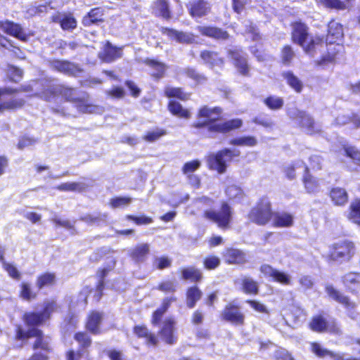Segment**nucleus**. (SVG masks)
Masks as SVG:
<instances>
[{
	"label": "nucleus",
	"instance_id": "63",
	"mask_svg": "<svg viewBox=\"0 0 360 360\" xmlns=\"http://www.w3.org/2000/svg\"><path fill=\"white\" fill-rule=\"evenodd\" d=\"M220 259L216 255H208L202 260V264L207 270H214L220 265Z\"/></svg>",
	"mask_w": 360,
	"mask_h": 360
},
{
	"label": "nucleus",
	"instance_id": "52",
	"mask_svg": "<svg viewBox=\"0 0 360 360\" xmlns=\"http://www.w3.org/2000/svg\"><path fill=\"white\" fill-rule=\"evenodd\" d=\"M229 143L232 146L253 147L257 144V139L254 136H245L231 139Z\"/></svg>",
	"mask_w": 360,
	"mask_h": 360
},
{
	"label": "nucleus",
	"instance_id": "37",
	"mask_svg": "<svg viewBox=\"0 0 360 360\" xmlns=\"http://www.w3.org/2000/svg\"><path fill=\"white\" fill-rule=\"evenodd\" d=\"M302 181L304 189L307 193L313 194L319 191V181L310 173L309 168L307 165L304 167Z\"/></svg>",
	"mask_w": 360,
	"mask_h": 360
},
{
	"label": "nucleus",
	"instance_id": "49",
	"mask_svg": "<svg viewBox=\"0 0 360 360\" xmlns=\"http://www.w3.org/2000/svg\"><path fill=\"white\" fill-rule=\"evenodd\" d=\"M25 103V101L22 98H15L0 102V114L5 111H13L22 108Z\"/></svg>",
	"mask_w": 360,
	"mask_h": 360
},
{
	"label": "nucleus",
	"instance_id": "36",
	"mask_svg": "<svg viewBox=\"0 0 360 360\" xmlns=\"http://www.w3.org/2000/svg\"><path fill=\"white\" fill-rule=\"evenodd\" d=\"M168 111L174 117L180 119L189 120L191 117V112L176 100H169L167 105Z\"/></svg>",
	"mask_w": 360,
	"mask_h": 360
},
{
	"label": "nucleus",
	"instance_id": "30",
	"mask_svg": "<svg viewBox=\"0 0 360 360\" xmlns=\"http://www.w3.org/2000/svg\"><path fill=\"white\" fill-rule=\"evenodd\" d=\"M32 338H35V340L32 345L33 350H41L46 353H51L53 348L50 342L46 340L42 330L35 328L32 334Z\"/></svg>",
	"mask_w": 360,
	"mask_h": 360
},
{
	"label": "nucleus",
	"instance_id": "14",
	"mask_svg": "<svg viewBox=\"0 0 360 360\" xmlns=\"http://www.w3.org/2000/svg\"><path fill=\"white\" fill-rule=\"evenodd\" d=\"M259 271L266 277L271 278L273 282L278 283L283 285L291 284V278L288 274L279 271L268 264H262Z\"/></svg>",
	"mask_w": 360,
	"mask_h": 360
},
{
	"label": "nucleus",
	"instance_id": "59",
	"mask_svg": "<svg viewBox=\"0 0 360 360\" xmlns=\"http://www.w3.org/2000/svg\"><path fill=\"white\" fill-rule=\"evenodd\" d=\"M125 219L128 221L134 222L135 224L138 226L148 225L154 221L153 217L145 214H141L139 216L127 214L125 216Z\"/></svg>",
	"mask_w": 360,
	"mask_h": 360
},
{
	"label": "nucleus",
	"instance_id": "33",
	"mask_svg": "<svg viewBox=\"0 0 360 360\" xmlns=\"http://www.w3.org/2000/svg\"><path fill=\"white\" fill-rule=\"evenodd\" d=\"M328 196L333 204L338 207H344L349 200L347 191L342 187H332L328 191Z\"/></svg>",
	"mask_w": 360,
	"mask_h": 360
},
{
	"label": "nucleus",
	"instance_id": "46",
	"mask_svg": "<svg viewBox=\"0 0 360 360\" xmlns=\"http://www.w3.org/2000/svg\"><path fill=\"white\" fill-rule=\"evenodd\" d=\"M282 76L288 86L295 92L300 93L302 91L303 84L302 81L292 71L284 72Z\"/></svg>",
	"mask_w": 360,
	"mask_h": 360
},
{
	"label": "nucleus",
	"instance_id": "26",
	"mask_svg": "<svg viewBox=\"0 0 360 360\" xmlns=\"http://www.w3.org/2000/svg\"><path fill=\"white\" fill-rule=\"evenodd\" d=\"M342 44H335L333 47H328L326 53L319 59L314 60V65L319 67H323L329 64L335 63L338 56L342 51Z\"/></svg>",
	"mask_w": 360,
	"mask_h": 360
},
{
	"label": "nucleus",
	"instance_id": "28",
	"mask_svg": "<svg viewBox=\"0 0 360 360\" xmlns=\"http://www.w3.org/2000/svg\"><path fill=\"white\" fill-rule=\"evenodd\" d=\"M200 58L203 63L211 68L216 66L221 67L225 63L224 58L220 56L219 53L211 50H202L200 53Z\"/></svg>",
	"mask_w": 360,
	"mask_h": 360
},
{
	"label": "nucleus",
	"instance_id": "57",
	"mask_svg": "<svg viewBox=\"0 0 360 360\" xmlns=\"http://www.w3.org/2000/svg\"><path fill=\"white\" fill-rule=\"evenodd\" d=\"M132 201L129 196H115L110 198L109 205L113 209L121 208L128 206Z\"/></svg>",
	"mask_w": 360,
	"mask_h": 360
},
{
	"label": "nucleus",
	"instance_id": "34",
	"mask_svg": "<svg viewBox=\"0 0 360 360\" xmlns=\"http://www.w3.org/2000/svg\"><path fill=\"white\" fill-rule=\"evenodd\" d=\"M299 126L304 128L310 135L319 132V130L316 129V124L313 117L304 111H299L295 115Z\"/></svg>",
	"mask_w": 360,
	"mask_h": 360
},
{
	"label": "nucleus",
	"instance_id": "5",
	"mask_svg": "<svg viewBox=\"0 0 360 360\" xmlns=\"http://www.w3.org/2000/svg\"><path fill=\"white\" fill-rule=\"evenodd\" d=\"M57 309L58 305L55 300L44 302L41 311H30L24 313L22 321L27 327L38 328L51 319L53 313L56 311Z\"/></svg>",
	"mask_w": 360,
	"mask_h": 360
},
{
	"label": "nucleus",
	"instance_id": "50",
	"mask_svg": "<svg viewBox=\"0 0 360 360\" xmlns=\"http://www.w3.org/2000/svg\"><path fill=\"white\" fill-rule=\"evenodd\" d=\"M155 289L165 295H173L177 291L178 283L173 280H163L155 286Z\"/></svg>",
	"mask_w": 360,
	"mask_h": 360
},
{
	"label": "nucleus",
	"instance_id": "64",
	"mask_svg": "<svg viewBox=\"0 0 360 360\" xmlns=\"http://www.w3.org/2000/svg\"><path fill=\"white\" fill-rule=\"evenodd\" d=\"M8 73L9 81L11 82L17 83L22 77V71L18 67L8 65L7 67Z\"/></svg>",
	"mask_w": 360,
	"mask_h": 360
},
{
	"label": "nucleus",
	"instance_id": "1",
	"mask_svg": "<svg viewBox=\"0 0 360 360\" xmlns=\"http://www.w3.org/2000/svg\"><path fill=\"white\" fill-rule=\"evenodd\" d=\"M196 117L198 120L193 122L191 127L196 129H207L210 133L225 134L243 125L240 118L217 122L223 118V109L220 106L203 105L198 109Z\"/></svg>",
	"mask_w": 360,
	"mask_h": 360
},
{
	"label": "nucleus",
	"instance_id": "47",
	"mask_svg": "<svg viewBox=\"0 0 360 360\" xmlns=\"http://www.w3.org/2000/svg\"><path fill=\"white\" fill-rule=\"evenodd\" d=\"M319 6H322L326 9L344 11L348 8L346 3L342 0H316Z\"/></svg>",
	"mask_w": 360,
	"mask_h": 360
},
{
	"label": "nucleus",
	"instance_id": "15",
	"mask_svg": "<svg viewBox=\"0 0 360 360\" xmlns=\"http://www.w3.org/2000/svg\"><path fill=\"white\" fill-rule=\"evenodd\" d=\"M132 332L136 338L144 340V344L146 347L154 348L158 346L160 342L158 337L146 325H135L132 328Z\"/></svg>",
	"mask_w": 360,
	"mask_h": 360
},
{
	"label": "nucleus",
	"instance_id": "32",
	"mask_svg": "<svg viewBox=\"0 0 360 360\" xmlns=\"http://www.w3.org/2000/svg\"><path fill=\"white\" fill-rule=\"evenodd\" d=\"M202 291L197 285H191L185 290V303L188 309H193L202 299Z\"/></svg>",
	"mask_w": 360,
	"mask_h": 360
},
{
	"label": "nucleus",
	"instance_id": "3",
	"mask_svg": "<svg viewBox=\"0 0 360 360\" xmlns=\"http://www.w3.org/2000/svg\"><path fill=\"white\" fill-rule=\"evenodd\" d=\"M273 212L270 198L267 195H262L250 210L247 217L250 223L263 226L271 221Z\"/></svg>",
	"mask_w": 360,
	"mask_h": 360
},
{
	"label": "nucleus",
	"instance_id": "25",
	"mask_svg": "<svg viewBox=\"0 0 360 360\" xmlns=\"http://www.w3.org/2000/svg\"><path fill=\"white\" fill-rule=\"evenodd\" d=\"M341 282L346 290L356 295L360 291V272L349 271L341 277Z\"/></svg>",
	"mask_w": 360,
	"mask_h": 360
},
{
	"label": "nucleus",
	"instance_id": "7",
	"mask_svg": "<svg viewBox=\"0 0 360 360\" xmlns=\"http://www.w3.org/2000/svg\"><path fill=\"white\" fill-rule=\"evenodd\" d=\"M308 328L313 332L317 333H328L338 335L341 333L340 327L336 322L333 320L328 321L323 313H319L311 316L308 323Z\"/></svg>",
	"mask_w": 360,
	"mask_h": 360
},
{
	"label": "nucleus",
	"instance_id": "45",
	"mask_svg": "<svg viewBox=\"0 0 360 360\" xmlns=\"http://www.w3.org/2000/svg\"><path fill=\"white\" fill-rule=\"evenodd\" d=\"M347 218L353 223L360 225V198H354L350 202Z\"/></svg>",
	"mask_w": 360,
	"mask_h": 360
},
{
	"label": "nucleus",
	"instance_id": "21",
	"mask_svg": "<svg viewBox=\"0 0 360 360\" xmlns=\"http://www.w3.org/2000/svg\"><path fill=\"white\" fill-rule=\"evenodd\" d=\"M180 278L182 281L193 283L195 285L203 281L204 276L200 268L195 265H188L179 269Z\"/></svg>",
	"mask_w": 360,
	"mask_h": 360
},
{
	"label": "nucleus",
	"instance_id": "8",
	"mask_svg": "<svg viewBox=\"0 0 360 360\" xmlns=\"http://www.w3.org/2000/svg\"><path fill=\"white\" fill-rule=\"evenodd\" d=\"M220 319L235 326H243L245 323V315L240 306L233 302L226 304L220 313Z\"/></svg>",
	"mask_w": 360,
	"mask_h": 360
},
{
	"label": "nucleus",
	"instance_id": "58",
	"mask_svg": "<svg viewBox=\"0 0 360 360\" xmlns=\"http://www.w3.org/2000/svg\"><path fill=\"white\" fill-rule=\"evenodd\" d=\"M35 328H30L25 330L20 324H18L15 329V340L17 341H24L32 338V334Z\"/></svg>",
	"mask_w": 360,
	"mask_h": 360
},
{
	"label": "nucleus",
	"instance_id": "40",
	"mask_svg": "<svg viewBox=\"0 0 360 360\" xmlns=\"http://www.w3.org/2000/svg\"><path fill=\"white\" fill-rule=\"evenodd\" d=\"M164 95L169 98H177L186 101L191 98V94L184 91L182 87L167 86L164 89Z\"/></svg>",
	"mask_w": 360,
	"mask_h": 360
},
{
	"label": "nucleus",
	"instance_id": "62",
	"mask_svg": "<svg viewBox=\"0 0 360 360\" xmlns=\"http://www.w3.org/2000/svg\"><path fill=\"white\" fill-rule=\"evenodd\" d=\"M200 167L201 162L199 160H192L184 164L181 168V172L184 175L195 174V172Z\"/></svg>",
	"mask_w": 360,
	"mask_h": 360
},
{
	"label": "nucleus",
	"instance_id": "48",
	"mask_svg": "<svg viewBox=\"0 0 360 360\" xmlns=\"http://www.w3.org/2000/svg\"><path fill=\"white\" fill-rule=\"evenodd\" d=\"M295 57V53L290 44H285L281 49L280 59L281 63L285 66H290Z\"/></svg>",
	"mask_w": 360,
	"mask_h": 360
},
{
	"label": "nucleus",
	"instance_id": "55",
	"mask_svg": "<svg viewBox=\"0 0 360 360\" xmlns=\"http://www.w3.org/2000/svg\"><path fill=\"white\" fill-rule=\"evenodd\" d=\"M345 155L360 167V150L354 146L345 145L343 146Z\"/></svg>",
	"mask_w": 360,
	"mask_h": 360
},
{
	"label": "nucleus",
	"instance_id": "4",
	"mask_svg": "<svg viewBox=\"0 0 360 360\" xmlns=\"http://www.w3.org/2000/svg\"><path fill=\"white\" fill-rule=\"evenodd\" d=\"M202 217L208 222L215 224L219 229L226 231L231 228L233 210L226 202H222L218 210H205Z\"/></svg>",
	"mask_w": 360,
	"mask_h": 360
},
{
	"label": "nucleus",
	"instance_id": "38",
	"mask_svg": "<svg viewBox=\"0 0 360 360\" xmlns=\"http://www.w3.org/2000/svg\"><path fill=\"white\" fill-rule=\"evenodd\" d=\"M241 291L248 295H257L259 292V284L250 276H243L240 280Z\"/></svg>",
	"mask_w": 360,
	"mask_h": 360
},
{
	"label": "nucleus",
	"instance_id": "42",
	"mask_svg": "<svg viewBox=\"0 0 360 360\" xmlns=\"http://www.w3.org/2000/svg\"><path fill=\"white\" fill-rule=\"evenodd\" d=\"M18 297L22 300L31 302L37 297V292L32 288V284L22 281L19 285Z\"/></svg>",
	"mask_w": 360,
	"mask_h": 360
},
{
	"label": "nucleus",
	"instance_id": "6",
	"mask_svg": "<svg viewBox=\"0 0 360 360\" xmlns=\"http://www.w3.org/2000/svg\"><path fill=\"white\" fill-rule=\"evenodd\" d=\"M240 155V152L238 149L224 148L207 156V167L210 169L216 171L219 174H224L228 167L227 162L233 160Z\"/></svg>",
	"mask_w": 360,
	"mask_h": 360
},
{
	"label": "nucleus",
	"instance_id": "27",
	"mask_svg": "<svg viewBox=\"0 0 360 360\" xmlns=\"http://www.w3.org/2000/svg\"><path fill=\"white\" fill-rule=\"evenodd\" d=\"M103 15L104 9L103 8L94 7L83 16L82 23L84 27L103 23L105 21Z\"/></svg>",
	"mask_w": 360,
	"mask_h": 360
},
{
	"label": "nucleus",
	"instance_id": "39",
	"mask_svg": "<svg viewBox=\"0 0 360 360\" xmlns=\"http://www.w3.org/2000/svg\"><path fill=\"white\" fill-rule=\"evenodd\" d=\"M58 94L66 102H70L77 104H82L83 99L75 96L76 89L74 87L58 84Z\"/></svg>",
	"mask_w": 360,
	"mask_h": 360
},
{
	"label": "nucleus",
	"instance_id": "20",
	"mask_svg": "<svg viewBox=\"0 0 360 360\" xmlns=\"http://www.w3.org/2000/svg\"><path fill=\"white\" fill-rule=\"evenodd\" d=\"M290 26L292 27V41L300 46H303V44L307 41L309 35L308 26L301 20L292 22Z\"/></svg>",
	"mask_w": 360,
	"mask_h": 360
},
{
	"label": "nucleus",
	"instance_id": "56",
	"mask_svg": "<svg viewBox=\"0 0 360 360\" xmlns=\"http://www.w3.org/2000/svg\"><path fill=\"white\" fill-rule=\"evenodd\" d=\"M32 86L30 84L21 85L18 88L4 87L0 88V98L4 95H12L20 92H31Z\"/></svg>",
	"mask_w": 360,
	"mask_h": 360
},
{
	"label": "nucleus",
	"instance_id": "19",
	"mask_svg": "<svg viewBox=\"0 0 360 360\" xmlns=\"http://www.w3.org/2000/svg\"><path fill=\"white\" fill-rule=\"evenodd\" d=\"M196 29L201 36L216 41H228L231 38L228 31L214 25L198 26Z\"/></svg>",
	"mask_w": 360,
	"mask_h": 360
},
{
	"label": "nucleus",
	"instance_id": "41",
	"mask_svg": "<svg viewBox=\"0 0 360 360\" xmlns=\"http://www.w3.org/2000/svg\"><path fill=\"white\" fill-rule=\"evenodd\" d=\"M56 283V275L54 272L45 271L36 278V286L39 290L53 286Z\"/></svg>",
	"mask_w": 360,
	"mask_h": 360
},
{
	"label": "nucleus",
	"instance_id": "51",
	"mask_svg": "<svg viewBox=\"0 0 360 360\" xmlns=\"http://www.w3.org/2000/svg\"><path fill=\"white\" fill-rule=\"evenodd\" d=\"M263 103L271 110H280L284 105L283 98L274 95L266 96L263 100Z\"/></svg>",
	"mask_w": 360,
	"mask_h": 360
},
{
	"label": "nucleus",
	"instance_id": "9",
	"mask_svg": "<svg viewBox=\"0 0 360 360\" xmlns=\"http://www.w3.org/2000/svg\"><path fill=\"white\" fill-rule=\"evenodd\" d=\"M226 53L233 65L240 75L243 77L250 75V67L247 56L241 49H231L227 51Z\"/></svg>",
	"mask_w": 360,
	"mask_h": 360
},
{
	"label": "nucleus",
	"instance_id": "12",
	"mask_svg": "<svg viewBox=\"0 0 360 360\" xmlns=\"http://www.w3.org/2000/svg\"><path fill=\"white\" fill-rule=\"evenodd\" d=\"M104 317V313L98 310H91L87 314L84 328L90 334L98 335L103 333L101 325Z\"/></svg>",
	"mask_w": 360,
	"mask_h": 360
},
{
	"label": "nucleus",
	"instance_id": "60",
	"mask_svg": "<svg viewBox=\"0 0 360 360\" xmlns=\"http://www.w3.org/2000/svg\"><path fill=\"white\" fill-rule=\"evenodd\" d=\"M57 96H59L58 84L44 89L40 94V97L46 101H51Z\"/></svg>",
	"mask_w": 360,
	"mask_h": 360
},
{
	"label": "nucleus",
	"instance_id": "61",
	"mask_svg": "<svg viewBox=\"0 0 360 360\" xmlns=\"http://www.w3.org/2000/svg\"><path fill=\"white\" fill-rule=\"evenodd\" d=\"M56 189L60 191H79L81 192L84 190V186L78 182H66L62 183L57 186H56Z\"/></svg>",
	"mask_w": 360,
	"mask_h": 360
},
{
	"label": "nucleus",
	"instance_id": "43",
	"mask_svg": "<svg viewBox=\"0 0 360 360\" xmlns=\"http://www.w3.org/2000/svg\"><path fill=\"white\" fill-rule=\"evenodd\" d=\"M143 63L146 65L155 70V72L152 75L156 79L162 78L165 73L166 65L153 58H146Z\"/></svg>",
	"mask_w": 360,
	"mask_h": 360
},
{
	"label": "nucleus",
	"instance_id": "22",
	"mask_svg": "<svg viewBox=\"0 0 360 360\" xmlns=\"http://www.w3.org/2000/svg\"><path fill=\"white\" fill-rule=\"evenodd\" d=\"M221 255L227 264H243L248 262L246 253L240 249L233 247L225 248Z\"/></svg>",
	"mask_w": 360,
	"mask_h": 360
},
{
	"label": "nucleus",
	"instance_id": "53",
	"mask_svg": "<svg viewBox=\"0 0 360 360\" xmlns=\"http://www.w3.org/2000/svg\"><path fill=\"white\" fill-rule=\"evenodd\" d=\"M77 22L72 13H63L60 27L65 31H72L77 27Z\"/></svg>",
	"mask_w": 360,
	"mask_h": 360
},
{
	"label": "nucleus",
	"instance_id": "24",
	"mask_svg": "<svg viewBox=\"0 0 360 360\" xmlns=\"http://www.w3.org/2000/svg\"><path fill=\"white\" fill-rule=\"evenodd\" d=\"M343 37V27L342 25L331 20L328 24V30L326 35V43L330 46L335 44H341L339 43Z\"/></svg>",
	"mask_w": 360,
	"mask_h": 360
},
{
	"label": "nucleus",
	"instance_id": "23",
	"mask_svg": "<svg viewBox=\"0 0 360 360\" xmlns=\"http://www.w3.org/2000/svg\"><path fill=\"white\" fill-rule=\"evenodd\" d=\"M189 15L192 18H202L211 11V6L206 0H193L186 4Z\"/></svg>",
	"mask_w": 360,
	"mask_h": 360
},
{
	"label": "nucleus",
	"instance_id": "10",
	"mask_svg": "<svg viewBox=\"0 0 360 360\" xmlns=\"http://www.w3.org/2000/svg\"><path fill=\"white\" fill-rule=\"evenodd\" d=\"M326 291L331 299L343 306L347 311V315L351 319H356L355 309L357 304L355 302L352 301L349 296L344 295L332 285L326 287Z\"/></svg>",
	"mask_w": 360,
	"mask_h": 360
},
{
	"label": "nucleus",
	"instance_id": "13",
	"mask_svg": "<svg viewBox=\"0 0 360 360\" xmlns=\"http://www.w3.org/2000/svg\"><path fill=\"white\" fill-rule=\"evenodd\" d=\"M175 326L176 321L173 318H167L163 321L158 334L165 344L172 345L177 342L178 335Z\"/></svg>",
	"mask_w": 360,
	"mask_h": 360
},
{
	"label": "nucleus",
	"instance_id": "16",
	"mask_svg": "<svg viewBox=\"0 0 360 360\" xmlns=\"http://www.w3.org/2000/svg\"><path fill=\"white\" fill-rule=\"evenodd\" d=\"M49 65L52 70L56 72L72 77L77 76L82 71L77 64L68 60H50L49 61Z\"/></svg>",
	"mask_w": 360,
	"mask_h": 360
},
{
	"label": "nucleus",
	"instance_id": "35",
	"mask_svg": "<svg viewBox=\"0 0 360 360\" xmlns=\"http://www.w3.org/2000/svg\"><path fill=\"white\" fill-rule=\"evenodd\" d=\"M150 254V245L141 243L135 245L129 252V258L136 263L144 262Z\"/></svg>",
	"mask_w": 360,
	"mask_h": 360
},
{
	"label": "nucleus",
	"instance_id": "44",
	"mask_svg": "<svg viewBox=\"0 0 360 360\" xmlns=\"http://www.w3.org/2000/svg\"><path fill=\"white\" fill-rule=\"evenodd\" d=\"M73 338L79 345V350L83 353L91 346L92 340L86 330L76 332Z\"/></svg>",
	"mask_w": 360,
	"mask_h": 360
},
{
	"label": "nucleus",
	"instance_id": "54",
	"mask_svg": "<svg viewBox=\"0 0 360 360\" xmlns=\"http://www.w3.org/2000/svg\"><path fill=\"white\" fill-rule=\"evenodd\" d=\"M323 44V39L320 37L311 38L307 44H304L303 50L309 55L314 56L316 53V48L319 46H322Z\"/></svg>",
	"mask_w": 360,
	"mask_h": 360
},
{
	"label": "nucleus",
	"instance_id": "31",
	"mask_svg": "<svg viewBox=\"0 0 360 360\" xmlns=\"http://www.w3.org/2000/svg\"><path fill=\"white\" fill-rule=\"evenodd\" d=\"M153 13L155 16L169 20L172 18L168 0H154L152 5Z\"/></svg>",
	"mask_w": 360,
	"mask_h": 360
},
{
	"label": "nucleus",
	"instance_id": "11",
	"mask_svg": "<svg viewBox=\"0 0 360 360\" xmlns=\"http://www.w3.org/2000/svg\"><path fill=\"white\" fill-rule=\"evenodd\" d=\"M0 30L6 34L22 42L27 41L31 36V34L26 32L20 23L13 20H0Z\"/></svg>",
	"mask_w": 360,
	"mask_h": 360
},
{
	"label": "nucleus",
	"instance_id": "18",
	"mask_svg": "<svg viewBox=\"0 0 360 360\" xmlns=\"http://www.w3.org/2000/svg\"><path fill=\"white\" fill-rule=\"evenodd\" d=\"M160 31L162 34L167 36L170 40L177 43L191 44L195 41V37L192 32L178 31L167 27H160Z\"/></svg>",
	"mask_w": 360,
	"mask_h": 360
},
{
	"label": "nucleus",
	"instance_id": "17",
	"mask_svg": "<svg viewBox=\"0 0 360 360\" xmlns=\"http://www.w3.org/2000/svg\"><path fill=\"white\" fill-rule=\"evenodd\" d=\"M124 46H116L110 41L103 43L101 51L98 54L100 60L104 63H110L117 60L123 56Z\"/></svg>",
	"mask_w": 360,
	"mask_h": 360
},
{
	"label": "nucleus",
	"instance_id": "2",
	"mask_svg": "<svg viewBox=\"0 0 360 360\" xmlns=\"http://www.w3.org/2000/svg\"><path fill=\"white\" fill-rule=\"evenodd\" d=\"M356 253V246L353 241L344 239L329 245L325 256L328 263H344L349 262Z\"/></svg>",
	"mask_w": 360,
	"mask_h": 360
},
{
	"label": "nucleus",
	"instance_id": "29",
	"mask_svg": "<svg viewBox=\"0 0 360 360\" xmlns=\"http://www.w3.org/2000/svg\"><path fill=\"white\" fill-rule=\"evenodd\" d=\"M272 226L275 228H289L294 224V217L288 212H273Z\"/></svg>",
	"mask_w": 360,
	"mask_h": 360
}]
</instances>
